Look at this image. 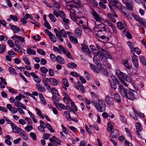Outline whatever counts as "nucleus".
<instances>
[{
  "mask_svg": "<svg viewBox=\"0 0 146 146\" xmlns=\"http://www.w3.org/2000/svg\"><path fill=\"white\" fill-rule=\"evenodd\" d=\"M55 106L59 110L61 109L65 110L66 109V106L62 104H59L58 103H55Z\"/></svg>",
  "mask_w": 146,
  "mask_h": 146,
  "instance_id": "aec40b11",
  "label": "nucleus"
},
{
  "mask_svg": "<svg viewBox=\"0 0 146 146\" xmlns=\"http://www.w3.org/2000/svg\"><path fill=\"white\" fill-rule=\"evenodd\" d=\"M101 53L102 54H103L106 56H108V58L109 59H111L112 58V56L106 50L103 49H101V52H99L98 54L99 55H100Z\"/></svg>",
  "mask_w": 146,
  "mask_h": 146,
  "instance_id": "f8f14e48",
  "label": "nucleus"
},
{
  "mask_svg": "<svg viewBox=\"0 0 146 146\" xmlns=\"http://www.w3.org/2000/svg\"><path fill=\"white\" fill-rule=\"evenodd\" d=\"M67 66L69 68H76L77 65L74 63L71 62L68 64Z\"/></svg>",
  "mask_w": 146,
  "mask_h": 146,
  "instance_id": "de8ad7c7",
  "label": "nucleus"
},
{
  "mask_svg": "<svg viewBox=\"0 0 146 146\" xmlns=\"http://www.w3.org/2000/svg\"><path fill=\"white\" fill-rule=\"evenodd\" d=\"M49 82L52 85L56 86L59 84V81L56 79L53 78H50L49 80Z\"/></svg>",
  "mask_w": 146,
  "mask_h": 146,
  "instance_id": "5701e85b",
  "label": "nucleus"
},
{
  "mask_svg": "<svg viewBox=\"0 0 146 146\" xmlns=\"http://www.w3.org/2000/svg\"><path fill=\"white\" fill-rule=\"evenodd\" d=\"M132 14L134 18L137 21L140 23H143V21L144 19H142L139 17L135 14L134 13H132Z\"/></svg>",
  "mask_w": 146,
  "mask_h": 146,
  "instance_id": "bb28decb",
  "label": "nucleus"
},
{
  "mask_svg": "<svg viewBox=\"0 0 146 146\" xmlns=\"http://www.w3.org/2000/svg\"><path fill=\"white\" fill-rule=\"evenodd\" d=\"M62 82L63 84L66 87L69 86V84L67 80L65 78L62 79Z\"/></svg>",
  "mask_w": 146,
  "mask_h": 146,
  "instance_id": "e2e57ef3",
  "label": "nucleus"
},
{
  "mask_svg": "<svg viewBox=\"0 0 146 146\" xmlns=\"http://www.w3.org/2000/svg\"><path fill=\"white\" fill-rule=\"evenodd\" d=\"M64 114L65 115L66 118L69 121L73 120L71 118L70 115V113L69 111H65L64 112Z\"/></svg>",
  "mask_w": 146,
  "mask_h": 146,
  "instance_id": "79ce46f5",
  "label": "nucleus"
},
{
  "mask_svg": "<svg viewBox=\"0 0 146 146\" xmlns=\"http://www.w3.org/2000/svg\"><path fill=\"white\" fill-rule=\"evenodd\" d=\"M91 14L93 18L96 21L98 22L101 23H104V19L94 10L92 11Z\"/></svg>",
  "mask_w": 146,
  "mask_h": 146,
  "instance_id": "f03ea898",
  "label": "nucleus"
},
{
  "mask_svg": "<svg viewBox=\"0 0 146 146\" xmlns=\"http://www.w3.org/2000/svg\"><path fill=\"white\" fill-rule=\"evenodd\" d=\"M99 70L100 72H101L102 74L106 76H108V72L107 70L104 68H103L102 66V68L100 69L99 68Z\"/></svg>",
  "mask_w": 146,
  "mask_h": 146,
  "instance_id": "a18cd8bd",
  "label": "nucleus"
},
{
  "mask_svg": "<svg viewBox=\"0 0 146 146\" xmlns=\"http://www.w3.org/2000/svg\"><path fill=\"white\" fill-rule=\"evenodd\" d=\"M93 60L94 63L97 66L98 68H102V65L100 63V61L97 56H94L93 58Z\"/></svg>",
  "mask_w": 146,
  "mask_h": 146,
  "instance_id": "dca6fc26",
  "label": "nucleus"
},
{
  "mask_svg": "<svg viewBox=\"0 0 146 146\" xmlns=\"http://www.w3.org/2000/svg\"><path fill=\"white\" fill-rule=\"evenodd\" d=\"M11 29L13 32L15 33H17L19 32L20 31L19 28L17 26L13 25L11 26Z\"/></svg>",
  "mask_w": 146,
  "mask_h": 146,
  "instance_id": "2f4dec72",
  "label": "nucleus"
},
{
  "mask_svg": "<svg viewBox=\"0 0 146 146\" xmlns=\"http://www.w3.org/2000/svg\"><path fill=\"white\" fill-rule=\"evenodd\" d=\"M139 58L142 64L146 67V60L145 57L143 55H141L139 56Z\"/></svg>",
  "mask_w": 146,
  "mask_h": 146,
  "instance_id": "7c9ffc66",
  "label": "nucleus"
},
{
  "mask_svg": "<svg viewBox=\"0 0 146 146\" xmlns=\"http://www.w3.org/2000/svg\"><path fill=\"white\" fill-rule=\"evenodd\" d=\"M59 16L60 17L63 19L65 17V14L62 11H59Z\"/></svg>",
  "mask_w": 146,
  "mask_h": 146,
  "instance_id": "338daca9",
  "label": "nucleus"
},
{
  "mask_svg": "<svg viewBox=\"0 0 146 146\" xmlns=\"http://www.w3.org/2000/svg\"><path fill=\"white\" fill-rule=\"evenodd\" d=\"M124 25L127 26V25L125 23L124 24H123L121 22H118L117 23V26L118 28L121 30L123 29L124 28Z\"/></svg>",
  "mask_w": 146,
  "mask_h": 146,
  "instance_id": "c756f323",
  "label": "nucleus"
},
{
  "mask_svg": "<svg viewBox=\"0 0 146 146\" xmlns=\"http://www.w3.org/2000/svg\"><path fill=\"white\" fill-rule=\"evenodd\" d=\"M49 17L50 20L53 22H55L56 19L52 14H50L49 15Z\"/></svg>",
  "mask_w": 146,
  "mask_h": 146,
  "instance_id": "6e6d98bb",
  "label": "nucleus"
},
{
  "mask_svg": "<svg viewBox=\"0 0 146 146\" xmlns=\"http://www.w3.org/2000/svg\"><path fill=\"white\" fill-rule=\"evenodd\" d=\"M58 62L61 64H64L65 63L64 60L60 56L58 55L56 57V60Z\"/></svg>",
  "mask_w": 146,
  "mask_h": 146,
  "instance_id": "cd10ccee",
  "label": "nucleus"
},
{
  "mask_svg": "<svg viewBox=\"0 0 146 146\" xmlns=\"http://www.w3.org/2000/svg\"><path fill=\"white\" fill-rule=\"evenodd\" d=\"M14 105L17 107H21L23 109L26 110V106L19 101H16L14 103Z\"/></svg>",
  "mask_w": 146,
  "mask_h": 146,
  "instance_id": "4468645a",
  "label": "nucleus"
},
{
  "mask_svg": "<svg viewBox=\"0 0 146 146\" xmlns=\"http://www.w3.org/2000/svg\"><path fill=\"white\" fill-rule=\"evenodd\" d=\"M81 46L82 47V49L83 52H86L89 54L91 53L90 50L85 44H82Z\"/></svg>",
  "mask_w": 146,
  "mask_h": 146,
  "instance_id": "f3484780",
  "label": "nucleus"
},
{
  "mask_svg": "<svg viewBox=\"0 0 146 146\" xmlns=\"http://www.w3.org/2000/svg\"><path fill=\"white\" fill-rule=\"evenodd\" d=\"M113 126L110 122L109 123H108V127L107 129L108 131L110 132L112 131L113 129Z\"/></svg>",
  "mask_w": 146,
  "mask_h": 146,
  "instance_id": "680f3d73",
  "label": "nucleus"
},
{
  "mask_svg": "<svg viewBox=\"0 0 146 146\" xmlns=\"http://www.w3.org/2000/svg\"><path fill=\"white\" fill-rule=\"evenodd\" d=\"M58 31L59 33V34L63 37H66L67 36V33L63 29H61L60 31L58 30Z\"/></svg>",
  "mask_w": 146,
  "mask_h": 146,
  "instance_id": "37998d69",
  "label": "nucleus"
},
{
  "mask_svg": "<svg viewBox=\"0 0 146 146\" xmlns=\"http://www.w3.org/2000/svg\"><path fill=\"white\" fill-rule=\"evenodd\" d=\"M99 55V58L101 61L104 63H106L107 61V58H108V56H106L103 54L101 53Z\"/></svg>",
  "mask_w": 146,
  "mask_h": 146,
  "instance_id": "412c9836",
  "label": "nucleus"
},
{
  "mask_svg": "<svg viewBox=\"0 0 146 146\" xmlns=\"http://www.w3.org/2000/svg\"><path fill=\"white\" fill-rule=\"evenodd\" d=\"M36 88L37 90L40 92H44L46 89L45 87L43 86L40 85V84H36Z\"/></svg>",
  "mask_w": 146,
  "mask_h": 146,
  "instance_id": "a878e982",
  "label": "nucleus"
},
{
  "mask_svg": "<svg viewBox=\"0 0 146 146\" xmlns=\"http://www.w3.org/2000/svg\"><path fill=\"white\" fill-rule=\"evenodd\" d=\"M131 52L133 54L135 53L139 55L141 53L140 50L137 47H134L133 49V52Z\"/></svg>",
  "mask_w": 146,
  "mask_h": 146,
  "instance_id": "c03bdc74",
  "label": "nucleus"
},
{
  "mask_svg": "<svg viewBox=\"0 0 146 146\" xmlns=\"http://www.w3.org/2000/svg\"><path fill=\"white\" fill-rule=\"evenodd\" d=\"M50 39L51 41L53 43H55L56 42L57 39L55 36L52 34L49 36Z\"/></svg>",
  "mask_w": 146,
  "mask_h": 146,
  "instance_id": "49530a36",
  "label": "nucleus"
},
{
  "mask_svg": "<svg viewBox=\"0 0 146 146\" xmlns=\"http://www.w3.org/2000/svg\"><path fill=\"white\" fill-rule=\"evenodd\" d=\"M49 140L50 142L52 143L55 142L59 145H61V142L59 139L55 136H53L52 137V138H50Z\"/></svg>",
  "mask_w": 146,
  "mask_h": 146,
  "instance_id": "b1692460",
  "label": "nucleus"
},
{
  "mask_svg": "<svg viewBox=\"0 0 146 146\" xmlns=\"http://www.w3.org/2000/svg\"><path fill=\"white\" fill-rule=\"evenodd\" d=\"M77 24H78V25L81 27L82 28H83L84 29H86L87 28V27L84 24L83 22V21H78V23L77 21Z\"/></svg>",
  "mask_w": 146,
  "mask_h": 146,
  "instance_id": "3c124183",
  "label": "nucleus"
},
{
  "mask_svg": "<svg viewBox=\"0 0 146 146\" xmlns=\"http://www.w3.org/2000/svg\"><path fill=\"white\" fill-rule=\"evenodd\" d=\"M18 134L24 140L27 141L28 139V136L25 132L22 129L19 131Z\"/></svg>",
  "mask_w": 146,
  "mask_h": 146,
  "instance_id": "9d476101",
  "label": "nucleus"
},
{
  "mask_svg": "<svg viewBox=\"0 0 146 146\" xmlns=\"http://www.w3.org/2000/svg\"><path fill=\"white\" fill-rule=\"evenodd\" d=\"M101 29L102 31H105L106 33L107 34V36L110 37L111 36V31L108 27L104 26L102 27Z\"/></svg>",
  "mask_w": 146,
  "mask_h": 146,
  "instance_id": "ddd939ff",
  "label": "nucleus"
},
{
  "mask_svg": "<svg viewBox=\"0 0 146 146\" xmlns=\"http://www.w3.org/2000/svg\"><path fill=\"white\" fill-rule=\"evenodd\" d=\"M111 4H112V6H115L118 10L121 9V5L118 3L117 1H115Z\"/></svg>",
  "mask_w": 146,
  "mask_h": 146,
  "instance_id": "473e14b6",
  "label": "nucleus"
},
{
  "mask_svg": "<svg viewBox=\"0 0 146 146\" xmlns=\"http://www.w3.org/2000/svg\"><path fill=\"white\" fill-rule=\"evenodd\" d=\"M8 70L10 74L13 75H17L15 69L12 67H9Z\"/></svg>",
  "mask_w": 146,
  "mask_h": 146,
  "instance_id": "e433bc0d",
  "label": "nucleus"
},
{
  "mask_svg": "<svg viewBox=\"0 0 146 146\" xmlns=\"http://www.w3.org/2000/svg\"><path fill=\"white\" fill-rule=\"evenodd\" d=\"M114 98L115 100L117 102H120L121 99L119 94L117 93H114L113 94Z\"/></svg>",
  "mask_w": 146,
  "mask_h": 146,
  "instance_id": "c85d7f7f",
  "label": "nucleus"
},
{
  "mask_svg": "<svg viewBox=\"0 0 146 146\" xmlns=\"http://www.w3.org/2000/svg\"><path fill=\"white\" fill-rule=\"evenodd\" d=\"M27 52L28 54L29 55L33 54L35 55L36 54L35 51L30 48H27Z\"/></svg>",
  "mask_w": 146,
  "mask_h": 146,
  "instance_id": "4c0bfd02",
  "label": "nucleus"
},
{
  "mask_svg": "<svg viewBox=\"0 0 146 146\" xmlns=\"http://www.w3.org/2000/svg\"><path fill=\"white\" fill-rule=\"evenodd\" d=\"M118 89L120 94L123 97L125 98L129 90H128L126 89H124L121 85L119 86Z\"/></svg>",
  "mask_w": 146,
  "mask_h": 146,
  "instance_id": "39448f33",
  "label": "nucleus"
},
{
  "mask_svg": "<svg viewBox=\"0 0 146 146\" xmlns=\"http://www.w3.org/2000/svg\"><path fill=\"white\" fill-rule=\"evenodd\" d=\"M50 92H51L54 95H59L58 90L55 88H52Z\"/></svg>",
  "mask_w": 146,
  "mask_h": 146,
  "instance_id": "052dcab7",
  "label": "nucleus"
},
{
  "mask_svg": "<svg viewBox=\"0 0 146 146\" xmlns=\"http://www.w3.org/2000/svg\"><path fill=\"white\" fill-rule=\"evenodd\" d=\"M80 5V2L78 1V2H76L74 0L73 2H71L70 4V5H71L72 6L71 9H70V15H75L76 12V11L74 10V7L77 8H78L79 7Z\"/></svg>",
  "mask_w": 146,
  "mask_h": 146,
  "instance_id": "7ed1b4c3",
  "label": "nucleus"
},
{
  "mask_svg": "<svg viewBox=\"0 0 146 146\" xmlns=\"http://www.w3.org/2000/svg\"><path fill=\"white\" fill-rule=\"evenodd\" d=\"M46 127L51 132H54L55 131L52 128L51 125L48 123H47Z\"/></svg>",
  "mask_w": 146,
  "mask_h": 146,
  "instance_id": "bf43d9fd",
  "label": "nucleus"
},
{
  "mask_svg": "<svg viewBox=\"0 0 146 146\" xmlns=\"http://www.w3.org/2000/svg\"><path fill=\"white\" fill-rule=\"evenodd\" d=\"M31 75L33 77L35 82L38 84L40 83L41 82V79L36 75L34 72H32L31 73Z\"/></svg>",
  "mask_w": 146,
  "mask_h": 146,
  "instance_id": "2eb2a0df",
  "label": "nucleus"
},
{
  "mask_svg": "<svg viewBox=\"0 0 146 146\" xmlns=\"http://www.w3.org/2000/svg\"><path fill=\"white\" fill-rule=\"evenodd\" d=\"M6 46L4 45H2L0 47V53H3L6 50Z\"/></svg>",
  "mask_w": 146,
  "mask_h": 146,
  "instance_id": "69168bd1",
  "label": "nucleus"
},
{
  "mask_svg": "<svg viewBox=\"0 0 146 146\" xmlns=\"http://www.w3.org/2000/svg\"><path fill=\"white\" fill-rule=\"evenodd\" d=\"M52 99L54 101L53 102L55 105V103H58L57 102H59L60 100V99L59 98L55 96H52Z\"/></svg>",
  "mask_w": 146,
  "mask_h": 146,
  "instance_id": "5fc2aeb1",
  "label": "nucleus"
},
{
  "mask_svg": "<svg viewBox=\"0 0 146 146\" xmlns=\"http://www.w3.org/2000/svg\"><path fill=\"white\" fill-rule=\"evenodd\" d=\"M135 93L136 92L135 90H129L126 95L125 98H127L130 100H133L135 99Z\"/></svg>",
  "mask_w": 146,
  "mask_h": 146,
  "instance_id": "423d86ee",
  "label": "nucleus"
},
{
  "mask_svg": "<svg viewBox=\"0 0 146 146\" xmlns=\"http://www.w3.org/2000/svg\"><path fill=\"white\" fill-rule=\"evenodd\" d=\"M29 135L34 141H35L36 140V136L35 133L33 132H31L30 133Z\"/></svg>",
  "mask_w": 146,
  "mask_h": 146,
  "instance_id": "0e129e2a",
  "label": "nucleus"
},
{
  "mask_svg": "<svg viewBox=\"0 0 146 146\" xmlns=\"http://www.w3.org/2000/svg\"><path fill=\"white\" fill-rule=\"evenodd\" d=\"M11 126L13 132L15 133H18L19 131L21 129V128L18 127L16 125L13 124H12Z\"/></svg>",
  "mask_w": 146,
  "mask_h": 146,
  "instance_id": "393cba45",
  "label": "nucleus"
},
{
  "mask_svg": "<svg viewBox=\"0 0 146 146\" xmlns=\"http://www.w3.org/2000/svg\"><path fill=\"white\" fill-rule=\"evenodd\" d=\"M131 60L132 63L135 68H137L139 66V62L137 56L134 54H133L131 57Z\"/></svg>",
  "mask_w": 146,
  "mask_h": 146,
  "instance_id": "6e6552de",
  "label": "nucleus"
},
{
  "mask_svg": "<svg viewBox=\"0 0 146 146\" xmlns=\"http://www.w3.org/2000/svg\"><path fill=\"white\" fill-rule=\"evenodd\" d=\"M90 67L92 69L95 73H98L100 72L99 68L97 69L96 66L94 64H90Z\"/></svg>",
  "mask_w": 146,
  "mask_h": 146,
  "instance_id": "72a5a7b5",
  "label": "nucleus"
},
{
  "mask_svg": "<svg viewBox=\"0 0 146 146\" xmlns=\"http://www.w3.org/2000/svg\"><path fill=\"white\" fill-rule=\"evenodd\" d=\"M82 33V30L80 27L77 28L75 30V33L76 35L79 37L81 36Z\"/></svg>",
  "mask_w": 146,
  "mask_h": 146,
  "instance_id": "f704fd0d",
  "label": "nucleus"
},
{
  "mask_svg": "<svg viewBox=\"0 0 146 146\" xmlns=\"http://www.w3.org/2000/svg\"><path fill=\"white\" fill-rule=\"evenodd\" d=\"M40 126L42 127L43 128H46V127L47 124H46L44 121L41 120H40Z\"/></svg>",
  "mask_w": 146,
  "mask_h": 146,
  "instance_id": "774afa93",
  "label": "nucleus"
},
{
  "mask_svg": "<svg viewBox=\"0 0 146 146\" xmlns=\"http://www.w3.org/2000/svg\"><path fill=\"white\" fill-rule=\"evenodd\" d=\"M40 70L41 73L46 74L48 71V70L45 67H41Z\"/></svg>",
  "mask_w": 146,
  "mask_h": 146,
  "instance_id": "8fccbe9b",
  "label": "nucleus"
},
{
  "mask_svg": "<svg viewBox=\"0 0 146 146\" xmlns=\"http://www.w3.org/2000/svg\"><path fill=\"white\" fill-rule=\"evenodd\" d=\"M122 63L127 69H130L131 67L130 64H129L128 60H123L122 61Z\"/></svg>",
  "mask_w": 146,
  "mask_h": 146,
  "instance_id": "a19ab883",
  "label": "nucleus"
},
{
  "mask_svg": "<svg viewBox=\"0 0 146 146\" xmlns=\"http://www.w3.org/2000/svg\"><path fill=\"white\" fill-rule=\"evenodd\" d=\"M25 129L28 132H29L32 130L33 129V126L31 125H28L25 128Z\"/></svg>",
  "mask_w": 146,
  "mask_h": 146,
  "instance_id": "603ef678",
  "label": "nucleus"
},
{
  "mask_svg": "<svg viewBox=\"0 0 146 146\" xmlns=\"http://www.w3.org/2000/svg\"><path fill=\"white\" fill-rule=\"evenodd\" d=\"M127 44L129 46L131 51V52H133V49L135 46V45L133 43L130 41H128L127 42Z\"/></svg>",
  "mask_w": 146,
  "mask_h": 146,
  "instance_id": "58836bf2",
  "label": "nucleus"
},
{
  "mask_svg": "<svg viewBox=\"0 0 146 146\" xmlns=\"http://www.w3.org/2000/svg\"><path fill=\"white\" fill-rule=\"evenodd\" d=\"M9 17L10 18H8L7 19V21L9 22H11V20L14 21H18V17L16 15H10Z\"/></svg>",
  "mask_w": 146,
  "mask_h": 146,
  "instance_id": "4be33fe9",
  "label": "nucleus"
},
{
  "mask_svg": "<svg viewBox=\"0 0 146 146\" xmlns=\"http://www.w3.org/2000/svg\"><path fill=\"white\" fill-rule=\"evenodd\" d=\"M92 102L94 103L97 111L100 112H102L105 111L106 105L102 100H99L98 103L96 101L94 100H93Z\"/></svg>",
  "mask_w": 146,
  "mask_h": 146,
  "instance_id": "f257e3e1",
  "label": "nucleus"
},
{
  "mask_svg": "<svg viewBox=\"0 0 146 146\" xmlns=\"http://www.w3.org/2000/svg\"><path fill=\"white\" fill-rule=\"evenodd\" d=\"M136 129H137L136 132L139 133V131H141L142 129V127L141 124L139 123H137L135 124Z\"/></svg>",
  "mask_w": 146,
  "mask_h": 146,
  "instance_id": "c9c22d12",
  "label": "nucleus"
},
{
  "mask_svg": "<svg viewBox=\"0 0 146 146\" xmlns=\"http://www.w3.org/2000/svg\"><path fill=\"white\" fill-rule=\"evenodd\" d=\"M122 2L125 5L129 10L131 11L133 10V6L132 4L130 3L129 0H122Z\"/></svg>",
  "mask_w": 146,
  "mask_h": 146,
  "instance_id": "9b49d317",
  "label": "nucleus"
},
{
  "mask_svg": "<svg viewBox=\"0 0 146 146\" xmlns=\"http://www.w3.org/2000/svg\"><path fill=\"white\" fill-rule=\"evenodd\" d=\"M115 74L120 80H123L127 76V74H126L118 70H116Z\"/></svg>",
  "mask_w": 146,
  "mask_h": 146,
  "instance_id": "20e7f679",
  "label": "nucleus"
},
{
  "mask_svg": "<svg viewBox=\"0 0 146 146\" xmlns=\"http://www.w3.org/2000/svg\"><path fill=\"white\" fill-rule=\"evenodd\" d=\"M126 30L124 29L123 30V31L124 33H125V35H126V37L129 39H132V38L131 35L129 32H126Z\"/></svg>",
  "mask_w": 146,
  "mask_h": 146,
  "instance_id": "4d7b16f0",
  "label": "nucleus"
},
{
  "mask_svg": "<svg viewBox=\"0 0 146 146\" xmlns=\"http://www.w3.org/2000/svg\"><path fill=\"white\" fill-rule=\"evenodd\" d=\"M119 135V132L118 130L116 129L113 130L110 134V136L112 138L117 137Z\"/></svg>",
  "mask_w": 146,
  "mask_h": 146,
  "instance_id": "a211bd4d",
  "label": "nucleus"
},
{
  "mask_svg": "<svg viewBox=\"0 0 146 146\" xmlns=\"http://www.w3.org/2000/svg\"><path fill=\"white\" fill-rule=\"evenodd\" d=\"M106 104L109 106H112L114 105V100L110 96L107 95L106 96L105 99Z\"/></svg>",
  "mask_w": 146,
  "mask_h": 146,
  "instance_id": "0eeeda50",
  "label": "nucleus"
},
{
  "mask_svg": "<svg viewBox=\"0 0 146 146\" xmlns=\"http://www.w3.org/2000/svg\"><path fill=\"white\" fill-rule=\"evenodd\" d=\"M6 107L13 114L16 113L18 111V109L14 107H12L11 104H8L6 105Z\"/></svg>",
  "mask_w": 146,
  "mask_h": 146,
  "instance_id": "1a4fd4ad",
  "label": "nucleus"
},
{
  "mask_svg": "<svg viewBox=\"0 0 146 146\" xmlns=\"http://www.w3.org/2000/svg\"><path fill=\"white\" fill-rule=\"evenodd\" d=\"M53 7L54 10L58 11L60 9V6L58 3L56 2L53 4Z\"/></svg>",
  "mask_w": 146,
  "mask_h": 146,
  "instance_id": "ea45409f",
  "label": "nucleus"
},
{
  "mask_svg": "<svg viewBox=\"0 0 146 146\" xmlns=\"http://www.w3.org/2000/svg\"><path fill=\"white\" fill-rule=\"evenodd\" d=\"M70 39L73 44L78 43V41L77 39L74 37L72 36H70Z\"/></svg>",
  "mask_w": 146,
  "mask_h": 146,
  "instance_id": "864d4df0",
  "label": "nucleus"
},
{
  "mask_svg": "<svg viewBox=\"0 0 146 146\" xmlns=\"http://www.w3.org/2000/svg\"><path fill=\"white\" fill-rule=\"evenodd\" d=\"M36 111L37 112V114L42 119L44 118V117L43 115L42 114L38 108H36Z\"/></svg>",
  "mask_w": 146,
  "mask_h": 146,
  "instance_id": "13d9d810",
  "label": "nucleus"
},
{
  "mask_svg": "<svg viewBox=\"0 0 146 146\" xmlns=\"http://www.w3.org/2000/svg\"><path fill=\"white\" fill-rule=\"evenodd\" d=\"M54 31L56 33V36L58 40L61 42L63 41V39L62 38L60 35L59 34V33L58 31V30L55 28L54 29Z\"/></svg>",
  "mask_w": 146,
  "mask_h": 146,
  "instance_id": "6ab92c4d",
  "label": "nucleus"
},
{
  "mask_svg": "<svg viewBox=\"0 0 146 146\" xmlns=\"http://www.w3.org/2000/svg\"><path fill=\"white\" fill-rule=\"evenodd\" d=\"M39 96L41 102L44 105H46V102L45 100L42 95L41 94L39 93Z\"/></svg>",
  "mask_w": 146,
  "mask_h": 146,
  "instance_id": "09e8293b",
  "label": "nucleus"
}]
</instances>
